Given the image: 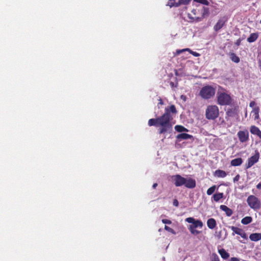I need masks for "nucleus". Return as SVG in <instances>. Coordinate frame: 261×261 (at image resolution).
Wrapping results in <instances>:
<instances>
[{
  "mask_svg": "<svg viewBox=\"0 0 261 261\" xmlns=\"http://www.w3.org/2000/svg\"><path fill=\"white\" fill-rule=\"evenodd\" d=\"M172 182L176 187L185 186L189 189H193L196 186V181L192 178H186L179 174H176L171 176Z\"/></svg>",
  "mask_w": 261,
  "mask_h": 261,
  "instance_id": "nucleus-2",
  "label": "nucleus"
},
{
  "mask_svg": "<svg viewBox=\"0 0 261 261\" xmlns=\"http://www.w3.org/2000/svg\"><path fill=\"white\" fill-rule=\"evenodd\" d=\"M167 5L170 6V7H177L179 6L178 2L176 3L175 0H169Z\"/></svg>",
  "mask_w": 261,
  "mask_h": 261,
  "instance_id": "nucleus-29",
  "label": "nucleus"
},
{
  "mask_svg": "<svg viewBox=\"0 0 261 261\" xmlns=\"http://www.w3.org/2000/svg\"><path fill=\"white\" fill-rule=\"evenodd\" d=\"M255 105H256V102L254 101H251L249 103L250 107L252 108L253 109V108L255 107L254 106Z\"/></svg>",
  "mask_w": 261,
  "mask_h": 261,
  "instance_id": "nucleus-39",
  "label": "nucleus"
},
{
  "mask_svg": "<svg viewBox=\"0 0 261 261\" xmlns=\"http://www.w3.org/2000/svg\"><path fill=\"white\" fill-rule=\"evenodd\" d=\"M220 208L222 211L225 212L226 216L228 217L231 216L233 213L232 210L225 205H221Z\"/></svg>",
  "mask_w": 261,
  "mask_h": 261,
  "instance_id": "nucleus-15",
  "label": "nucleus"
},
{
  "mask_svg": "<svg viewBox=\"0 0 261 261\" xmlns=\"http://www.w3.org/2000/svg\"><path fill=\"white\" fill-rule=\"evenodd\" d=\"M239 141L242 143H245L249 140V132L247 130H240L237 134Z\"/></svg>",
  "mask_w": 261,
  "mask_h": 261,
  "instance_id": "nucleus-9",
  "label": "nucleus"
},
{
  "mask_svg": "<svg viewBox=\"0 0 261 261\" xmlns=\"http://www.w3.org/2000/svg\"><path fill=\"white\" fill-rule=\"evenodd\" d=\"M250 132L251 134L256 136L261 140V130L255 125H251L250 127Z\"/></svg>",
  "mask_w": 261,
  "mask_h": 261,
  "instance_id": "nucleus-12",
  "label": "nucleus"
},
{
  "mask_svg": "<svg viewBox=\"0 0 261 261\" xmlns=\"http://www.w3.org/2000/svg\"><path fill=\"white\" fill-rule=\"evenodd\" d=\"M214 175L217 177L224 178L227 175V174L225 171L218 169L215 171Z\"/></svg>",
  "mask_w": 261,
  "mask_h": 261,
  "instance_id": "nucleus-18",
  "label": "nucleus"
},
{
  "mask_svg": "<svg viewBox=\"0 0 261 261\" xmlns=\"http://www.w3.org/2000/svg\"><path fill=\"white\" fill-rule=\"evenodd\" d=\"M229 55L230 59L232 61L236 63H238L239 62H240V58L238 56L236 55V54H234V53H230Z\"/></svg>",
  "mask_w": 261,
  "mask_h": 261,
  "instance_id": "nucleus-24",
  "label": "nucleus"
},
{
  "mask_svg": "<svg viewBox=\"0 0 261 261\" xmlns=\"http://www.w3.org/2000/svg\"><path fill=\"white\" fill-rule=\"evenodd\" d=\"M188 18L191 19V22H193V21H200L201 20V18H200V17H192L190 14H188Z\"/></svg>",
  "mask_w": 261,
  "mask_h": 261,
  "instance_id": "nucleus-31",
  "label": "nucleus"
},
{
  "mask_svg": "<svg viewBox=\"0 0 261 261\" xmlns=\"http://www.w3.org/2000/svg\"><path fill=\"white\" fill-rule=\"evenodd\" d=\"M175 129L178 132H188V130L187 128H185L184 126L182 125H176L175 126Z\"/></svg>",
  "mask_w": 261,
  "mask_h": 261,
  "instance_id": "nucleus-27",
  "label": "nucleus"
},
{
  "mask_svg": "<svg viewBox=\"0 0 261 261\" xmlns=\"http://www.w3.org/2000/svg\"><path fill=\"white\" fill-rule=\"evenodd\" d=\"M258 65L260 69L261 70V58L258 60Z\"/></svg>",
  "mask_w": 261,
  "mask_h": 261,
  "instance_id": "nucleus-42",
  "label": "nucleus"
},
{
  "mask_svg": "<svg viewBox=\"0 0 261 261\" xmlns=\"http://www.w3.org/2000/svg\"><path fill=\"white\" fill-rule=\"evenodd\" d=\"M239 107L235 106L232 108L228 109L226 112V118L227 117H233L238 114Z\"/></svg>",
  "mask_w": 261,
  "mask_h": 261,
  "instance_id": "nucleus-11",
  "label": "nucleus"
},
{
  "mask_svg": "<svg viewBox=\"0 0 261 261\" xmlns=\"http://www.w3.org/2000/svg\"><path fill=\"white\" fill-rule=\"evenodd\" d=\"M164 229L166 230L171 232L172 234H175L176 233L175 231L172 228L169 227V226H168L167 225L165 226Z\"/></svg>",
  "mask_w": 261,
  "mask_h": 261,
  "instance_id": "nucleus-34",
  "label": "nucleus"
},
{
  "mask_svg": "<svg viewBox=\"0 0 261 261\" xmlns=\"http://www.w3.org/2000/svg\"><path fill=\"white\" fill-rule=\"evenodd\" d=\"M192 12L194 14H196V10L195 9H193L192 11Z\"/></svg>",
  "mask_w": 261,
  "mask_h": 261,
  "instance_id": "nucleus-46",
  "label": "nucleus"
},
{
  "mask_svg": "<svg viewBox=\"0 0 261 261\" xmlns=\"http://www.w3.org/2000/svg\"><path fill=\"white\" fill-rule=\"evenodd\" d=\"M243 163V160L241 158H236L231 161L230 164L232 166H238Z\"/></svg>",
  "mask_w": 261,
  "mask_h": 261,
  "instance_id": "nucleus-19",
  "label": "nucleus"
},
{
  "mask_svg": "<svg viewBox=\"0 0 261 261\" xmlns=\"http://www.w3.org/2000/svg\"><path fill=\"white\" fill-rule=\"evenodd\" d=\"M223 197V193H217L213 195V198L215 201L218 202Z\"/></svg>",
  "mask_w": 261,
  "mask_h": 261,
  "instance_id": "nucleus-25",
  "label": "nucleus"
},
{
  "mask_svg": "<svg viewBox=\"0 0 261 261\" xmlns=\"http://www.w3.org/2000/svg\"><path fill=\"white\" fill-rule=\"evenodd\" d=\"M252 221V218L250 216H246L243 218L241 220V223L243 224L247 225L250 223Z\"/></svg>",
  "mask_w": 261,
  "mask_h": 261,
  "instance_id": "nucleus-26",
  "label": "nucleus"
},
{
  "mask_svg": "<svg viewBox=\"0 0 261 261\" xmlns=\"http://www.w3.org/2000/svg\"><path fill=\"white\" fill-rule=\"evenodd\" d=\"M173 204L175 206H178L179 203H178V200L176 199H174V200L173 201Z\"/></svg>",
  "mask_w": 261,
  "mask_h": 261,
  "instance_id": "nucleus-40",
  "label": "nucleus"
},
{
  "mask_svg": "<svg viewBox=\"0 0 261 261\" xmlns=\"http://www.w3.org/2000/svg\"><path fill=\"white\" fill-rule=\"evenodd\" d=\"M227 19L225 17L220 19L214 27L215 31L220 30L224 25Z\"/></svg>",
  "mask_w": 261,
  "mask_h": 261,
  "instance_id": "nucleus-13",
  "label": "nucleus"
},
{
  "mask_svg": "<svg viewBox=\"0 0 261 261\" xmlns=\"http://www.w3.org/2000/svg\"><path fill=\"white\" fill-rule=\"evenodd\" d=\"M259 159V153L256 150L255 154L248 159L247 163L245 165L246 169L251 168L253 165L256 163Z\"/></svg>",
  "mask_w": 261,
  "mask_h": 261,
  "instance_id": "nucleus-8",
  "label": "nucleus"
},
{
  "mask_svg": "<svg viewBox=\"0 0 261 261\" xmlns=\"http://www.w3.org/2000/svg\"><path fill=\"white\" fill-rule=\"evenodd\" d=\"M177 113L176 107L174 105L165 108L164 113L156 118L150 119L148 121L149 126L159 127L160 134H164L170 132L172 129V120L173 117Z\"/></svg>",
  "mask_w": 261,
  "mask_h": 261,
  "instance_id": "nucleus-1",
  "label": "nucleus"
},
{
  "mask_svg": "<svg viewBox=\"0 0 261 261\" xmlns=\"http://www.w3.org/2000/svg\"><path fill=\"white\" fill-rule=\"evenodd\" d=\"M248 205L254 210H257L260 208L261 202L260 200L255 196L250 195L247 199Z\"/></svg>",
  "mask_w": 261,
  "mask_h": 261,
  "instance_id": "nucleus-7",
  "label": "nucleus"
},
{
  "mask_svg": "<svg viewBox=\"0 0 261 261\" xmlns=\"http://www.w3.org/2000/svg\"><path fill=\"white\" fill-rule=\"evenodd\" d=\"M162 222L164 224H170L172 222L171 220L168 219H162Z\"/></svg>",
  "mask_w": 261,
  "mask_h": 261,
  "instance_id": "nucleus-36",
  "label": "nucleus"
},
{
  "mask_svg": "<svg viewBox=\"0 0 261 261\" xmlns=\"http://www.w3.org/2000/svg\"><path fill=\"white\" fill-rule=\"evenodd\" d=\"M170 85H171L172 87H173V86H174V83H173V82H171L170 83Z\"/></svg>",
  "mask_w": 261,
  "mask_h": 261,
  "instance_id": "nucleus-47",
  "label": "nucleus"
},
{
  "mask_svg": "<svg viewBox=\"0 0 261 261\" xmlns=\"http://www.w3.org/2000/svg\"><path fill=\"white\" fill-rule=\"evenodd\" d=\"M219 115V109L216 105H209L205 110V117L208 120H215Z\"/></svg>",
  "mask_w": 261,
  "mask_h": 261,
  "instance_id": "nucleus-6",
  "label": "nucleus"
},
{
  "mask_svg": "<svg viewBox=\"0 0 261 261\" xmlns=\"http://www.w3.org/2000/svg\"><path fill=\"white\" fill-rule=\"evenodd\" d=\"M185 221L189 223L192 224L189 227V230L191 234L196 236L200 233V231L196 230V228H201L202 227L203 224L201 220H196L193 217H188L186 219Z\"/></svg>",
  "mask_w": 261,
  "mask_h": 261,
  "instance_id": "nucleus-4",
  "label": "nucleus"
},
{
  "mask_svg": "<svg viewBox=\"0 0 261 261\" xmlns=\"http://www.w3.org/2000/svg\"><path fill=\"white\" fill-rule=\"evenodd\" d=\"M212 261H220L219 256L216 254H213Z\"/></svg>",
  "mask_w": 261,
  "mask_h": 261,
  "instance_id": "nucleus-35",
  "label": "nucleus"
},
{
  "mask_svg": "<svg viewBox=\"0 0 261 261\" xmlns=\"http://www.w3.org/2000/svg\"><path fill=\"white\" fill-rule=\"evenodd\" d=\"M176 138L179 141L191 139L193 140V137L192 135L186 133H181L178 134L177 135Z\"/></svg>",
  "mask_w": 261,
  "mask_h": 261,
  "instance_id": "nucleus-14",
  "label": "nucleus"
},
{
  "mask_svg": "<svg viewBox=\"0 0 261 261\" xmlns=\"http://www.w3.org/2000/svg\"><path fill=\"white\" fill-rule=\"evenodd\" d=\"M258 37V35L257 33H252L250 35L249 37L247 38V41L251 43L254 42Z\"/></svg>",
  "mask_w": 261,
  "mask_h": 261,
  "instance_id": "nucleus-23",
  "label": "nucleus"
},
{
  "mask_svg": "<svg viewBox=\"0 0 261 261\" xmlns=\"http://www.w3.org/2000/svg\"><path fill=\"white\" fill-rule=\"evenodd\" d=\"M210 14V10L207 7H203V11L202 13V18H204L207 17Z\"/></svg>",
  "mask_w": 261,
  "mask_h": 261,
  "instance_id": "nucleus-28",
  "label": "nucleus"
},
{
  "mask_svg": "<svg viewBox=\"0 0 261 261\" xmlns=\"http://www.w3.org/2000/svg\"><path fill=\"white\" fill-rule=\"evenodd\" d=\"M194 1L206 6H208L210 4V3L207 0H194Z\"/></svg>",
  "mask_w": 261,
  "mask_h": 261,
  "instance_id": "nucleus-32",
  "label": "nucleus"
},
{
  "mask_svg": "<svg viewBox=\"0 0 261 261\" xmlns=\"http://www.w3.org/2000/svg\"><path fill=\"white\" fill-rule=\"evenodd\" d=\"M216 88L211 85H206L202 87L199 92V96L204 100L212 98L215 95Z\"/></svg>",
  "mask_w": 261,
  "mask_h": 261,
  "instance_id": "nucleus-5",
  "label": "nucleus"
},
{
  "mask_svg": "<svg viewBox=\"0 0 261 261\" xmlns=\"http://www.w3.org/2000/svg\"><path fill=\"white\" fill-rule=\"evenodd\" d=\"M240 178V176L239 174H237L234 178H233V181L234 182H236L237 181H238Z\"/></svg>",
  "mask_w": 261,
  "mask_h": 261,
  "instance_id": "nucleus-37",
  "label": "nucleus"
},
{
  "mask_svg": "<svg viewBox=\"0 0 261 261\" xmlns=\"http://www.w3.org/2000/svg\"><path fill=\"white\" fill-rule=\"evenodd\" d=\"M216 189V186L215 185L212 186L211 187H210V188H208L207 189V190L206 191V194L208 195H212L215 192Z\"/></svg>",
  "mask_w": 261,
  "mask_h": 261,
  "instance_id": "nucleus-30",
  "label": "nucleus"
},
{
  "mask_svg": "<svg viewBox=\"0 0 261 261\" xmlns=\"http://www.w3.org/2000/svg\"><path fill=\"white\" fill-rule=\"evenodd\" d=\"M218 252L221 257L224 259H226L229 257V254L224 249H219Z\"/></svg>",
  "mask_w": 261,
  "mask_h": 261,
  "instance_id": "nucleus-22",
  "label": "nucleus"
},
{
  "mask_svg": "<svg viewBox=\"0 0 261 261\" xmlns=\"http://www.w3.org/2000/svg\"><path fill=\"white\" fill-rule=\"evenodd\" d=\"M157 186H158V184L157 183H154L152 185V188L153 189H155Z\"/></svg>",
  "mask_w": 261,
  "mask_h": 261,
  "instance_id": "nucleus-45",
  "label": "nucleus"
},
{
  "mask_svg": "<svg viewBox=\"0 0 261 261\" xmlns=\"http://www.w3.org/2000/svg\"><path fill=\"white\" fill-rule=\"evenodd\" d=\"M217 103L220 106L230 105L232 101L230 95L228 94L226 90L220 87L217 93Z\"/></svg>",
  "mask_w": 261,
  "mask_h": 261,
  "instance_id": "nucleus-3",
  "label": "nucleus"
},
{
  "mask_svg": "<svg viewBox=\"0 0 261 261\" xmlns=\"http://www.w3.org/2000/svg\"><path fill=\"white\" fill-rule=\"evenodd\" d=\"M163 104H164V102H163V100L161 98H160L159 99L158 105H163Z\"/></svg>",
  "mask_w": 261,
  "mask_h": 261,
  "instance_id": "nucleus-43",
  "label": "nucleus"
},
{
  "mask_svg": "<svg viewBox=\"0 0 261 261\" xmlns=\"http://www.w3.org/2000/svg\"><path fill=\"white\" fill-rule=\"evenodd\" d=\"M256 188L258 189L261 190V183H259L257 185Z\"/></svg>",
  "mask_w": 261,
  "mask_h": 261,
  "instance_id": "nucleus-44",
  "label": "nucleus"
},
{
  "mask_svg": "<svg viewBox=\"0 0 261 261\" xmlns=\"http://www.w3.org/2000/svg\"><path fill=\"white\" fill-rule=\"evenodd\" d=\"M192 0H179V6L181 5H188Z\"/></svg>",
  "mask_w": 261,
  "mask_h": 261,
  "instance_id": "nucleus-33",
  "label": "nucleus"
},
{
  "mask_svg": "<svg viewBox=\"0 0 261 261\" xmlns=\"http://www.w3.org/2000/svg\"><path fill=\"white\" fill-rule=\"evenodd\" d=\"M230 261H240V259L237 257H233L230 258Z\"/></svg>",
  "mask_w": 261,
  "mask_h": 261,
  "instance_id": "nucleus-41",
  "label": "nucleus"
},
{
  "mask_svg": "<svg viewBox=\"0 0 261 261\" xmlns=\"http://www.w3.org/2000/svg\"><path fill=\"white\" fill-rule=\"evenodd\" d=\"M259 108L257 106L255 107L252 109L251 113H252L253 115L254 116V120H258L259 118Z\"/></svg>",
  "mask_w": 261,
  "mask_h": 261,
  "instance_id": "nucleus-21",
  "label": "nucleus"
},
{
  "mask_svg": "<svg viewBox=\"0 0 261 261\" xmlns=\"http://www.w3.org/2000/svg\"><path fill=\"white\" fill-rule=\"evenodd\" d=\"M230 228L233 231L232 235H234L235 233L240 236L242 238L244 239H247V235L245 232L242 229L233 226H231Z\"/></svg>",
  "mask_w": 261,
  "mask_h": 261,
  "instance_id": "nucleus-10",
  "label": "nucleus"
},
{
  "mask_svg": "<svg viewBox=\"0 0 261 261\" xmlns=\"http://www.w3.org/2000/svg\"><path fill=\"white\" fill-rule=\"evenodd\" d=\"M188 51L190 52V54H191L192 55H193L194 57H199L200 56V54L199 53L195 52V51H193L189 48H185V49H181V50H177L176 51V53H177V54L178 55V54H179L184 51Z\"/></svg>",
  "mask_w": 261,
  "mask_h": 261,
  "instance_id": "nucleus-20",
  "label": "nucleus"
},
{
  "mask_svg": "<svg viewBox=\"0 0 261 261\" xmlns=\"http://www.w3.org/2000/svg\"><path fill=\"white\" fill-rule=\"evenodd\" d=\"M217 225L216 221L214 218H210L207 221V227L211 229H214Z\"/></svg>",
  "mask_w": 261,
  "mask_h": 261,
  "instance_id": "nucleus-17",
  "label": "nucleus"
},
{
  "mask_svg": "<svg viewBox=\"0 0 261 261\" xmlns=\"http://www.w3.org/2000/svg\"><path fill=\"white\" fill-rule=\"evenodd\" d=\"M242 40H243V39H241V38H239V39H238L236 41V42H235V44H236V45H237L238 46H239V45H240L241 43V41H242Z\"/></svg>",
  "mask_w": 261,
  "mask_h": 261,
  "instance_id": "nucleus-38",
  "label": "nucleus"
},
{
  "mask_svg": "<svg viewBox=\"0 0 261 261\" xmlns=\"http://www.w3.org/2000/svg\"><path fill=\"white\" fill-rule=\"evenodd\" d=\"M251 241L257 242L261 240V233H253L249 236Z\"/></svg>",
  "mask_w": 261,
  "mask_h": 261,
  "instance_id": "nucleus-16",
  "label": "nucleus"
}]
</instances>
